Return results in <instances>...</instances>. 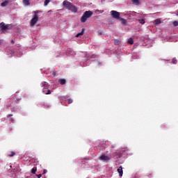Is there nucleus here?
Wrapping results in <instances>:
<instances>
[{
	"instance_id": "obj_1",
	"label": "nucleus",
	"mask_w": 178,
	"mask_h": 178,
	"mask_svg": "<svg viewBox=\"0 0 178 178\" xmlns=\"http://www.w3.org/2000/svg\"><path fill=\"white\" fill-rule=\"evenodd\" d=\"M63 6H65V9L71 10L73 13H76L77 12V7L67 0H65L63 2Z\"/></svg>"
},
{
	"instance_id": "obj_2",
	"label": "nucleus",
	"mask_w": 178,
	"mask_h": 178,
	"mask_svg": "<svg viewBox=\"0 0 178 178\" xmlns=\"http://www.w3.org/2000/svg\"><path fill=\"white\" fill-rule=\"evenodd\" d=\"M127 152H129V148L124 147L121 149L119 153H118V152H115L113 153V155L114 158H115L116 159H119V158H120L121 156H123V155H126Z\"/></svg>"
},
{
	"instance_id": "obj_3",
	"label": "nucleus",
	"mask_w": 178,
	"mask_h": 178,
	"mask_svg": "<svg viewBox=\"0 0 178 178\" xmlns=\"http://www.w3.org/2000/svg\"><path fill=\"white\" fill-rule=\"evenodd\" d=\"M94 15V13L91 10L86 11L81 17V22L86 23L88 19H90Z\"/></svg>"
},
{
	"instance_id": "obj_4",
	"label": "nucleus",
	"mask_w": 178,
	"mask_h": 178,
	"mask_svg": "<svg viewBox=\"0 0 178 178\" xmlns=\"http://www.w3.org/2000/svg\"><path fill=\"white\" fill-rule=\"evenodd\" d=\"M34 15L33 19L31 20V26H35V23L38 22V13H40V10L34 11Z\"/></svg>"
},
{
	"instance_id": "obj_5",
	"label": "nucleus",
	"mask_w": 178,
	"mask_h": 178,
	"mask_svg": "<svg viewBox=\"0 0 178 178\" xmlns=\"http://www.w3.org/2000/svg\"><path fill=\"white\" fill-rule=\"evenodd\" d=\"M110 13L113 19H116L117 20H119V19H120V13L116 10H111Z\"/></svg>"
},
{
	"instance_id": "obj_6",
	"label": "nucleus",
	"mask_w": 178,
	"mask_h": 178,
	"mask_svg": "<svg viewBox=\"0 0 178 178\" xmlns=\"http://www.w3.org/2000/svg\"><path fill=\"white\" fill-rule=\"evenodd\" d=\"M99 161H102L103 162H108V161H111V157L109 156H106L105 154H102L99 157Z\"/></svg>"
},
{
	"instance_id": "obj_7",
	"label": "nucleus",
	"mask_w": 178,
	"mask_h": 178,
	"mask_svg": "<svg viewBox=\"0 0 178 178\" xmlns=\"http://www.w3.org/2000/svg\"><path fill=\"white\" fill-rule=\"evenodd\" d=\"M9 29V25H6L4 22L0 23V30L1 31H6Z\"/></svg>"
},
{
	"instance_id": "obj_8",
	"label": "nucleus",
	"mask_w": 178,
	"mask_h": 178,
	"mask_svg": "<svg viewBox=\"0 0 178 178\" xmlns=\"http://www.w3.org/2000/svg\"><path fill=\"white\" fill-rule=\"evenodd\" d=\"M42 88H44V90H48V88H49V84L47 82H42L41 83Z\"/></svg>"
},
{
	"instance_id": "obj_9",
	"label": "nucleus",
	"mask_w": 178,
	"mask_h": 178,
	"mask_svg": "<svg viewBox=\"0 0 178 178\" xmlns=\"http://www.w3.org/2000/svg\"><path fill=\"white\" fill-rule=\"evenodd\" d=\"M15 98L17 101H20V99H22V94L20 93V92H17L15 93Z\"/></svg>"
},
{
	"instance_id": "obj_10",
	"label": "nucleus",
	"mask_w": 178,
	"mask_h": 178,
	"mask_svg": "<svg viewBox=\"0 0 178 178\" xmlns=\"http://www.w3.org/2000/svg\"><path fill=\"white\" fill-rule=\"evenodd\" d=\"M117 171L119 173L120 177H122V176H123V168H122V166H120Z\"/></svg>"
},
{
	"instance_id": "obj_11",
	"label": "nucleus",
	"mask_w": 178,
	"mask_h": 178,
	"mask_svg": "<svg viewBox=\"0 0 178 178\" xmlns=\"http://www.w3.org/2000/svg\"><path fill=\"white\" fill-rule=\"evenodd\" d=\"M58 83H60V84L61 86H64V84H66V79H58Z\"/></svg>"
},
{
	"instance_id": "obj_12",
	"label": "nucleus",
	"mask_w": 178,
	"mask_h": 178,
	"mask_svg": "<svg viewBox=\"0 0 178 178\" xmlns=\"http://www.w3.org/2000/svg\"><path fill=\"white\" fill-rule=\"evenodd\" d=\"M22 3L24 6H29L30 5V0H22Z\"/></svg>"
},
{
	"instance_id": "obj_13",
	"label": "nucleus",
	"mask_w": 178,
	"mask_h": 178,
	"mask_svg": "<svg viewBox=\"0 0 178 178\" xmlns=\"http://www.w3.org/2000/svg\"><path fill=\"white\" fill-rule=\"evenodd\" d=\"M118 20H120L121 22V24H126L127 23V21L126 19H124V18H122L120 17L118 19Z\"/></svg>"
},
{
	"instance_id": "obj_14",
	"label": "nucleus",
	"mask_w": 178,
	"mask_h": 178,
	"mask_svg": "<svg viewBox=\"0 0 178 178\" xmlns=\"http://www.w3.org/2000/svg\"><path fill=\"white\" fill-rule=\"evenodd\" d=\"M84 34V28L82 29L81 31L76 35V37L79 38L80 35H83Z\"/></svg>"
},
{
	"instance_id": "obj_15",
	"label": "nucleus",
	"mask_w": 178,
	"mask_h": 178,
	"mask_svg": "<svg viewBox=\"0 0 178 178\" xmlns=\"http://www.w3.org/2000/svg\"><path fill=\"white\" fill-rule=\"evenodd\" d=\"M132 2L134 5H136L137 6L140 5V0H132Z\"/></svg>"
},
{
	"instance_id": "obj_16",
	"label": "nucleus",
	"mask_w": 178,
	"mask_h": 178,
	"mask_svg": "<svg viewBox=\"0 0 178 178\" xmlns=\"http://www.w3.org/2000/svg\"><path fill=\"white\" fill-rule=\"evenodd\" d=\"M161 23H162V22L159 19H156V20H154V24H156V26L158 24H161Z\"/></svg>"
},
{
	"instance_id": "obj_17",
	"label": "nucleus",
	"mask_w": 178,
	"mask_h": 178,
	"mask_svg": "<svg viewBox=\"0 0 178 178\" xmlns=\"http://www.w3.org/2000/svg\"><path fill=\"white\" fill-rule=\"evenodd\" d=\"M128 44H129L130 45H133V44H134V40H133V38H130L129 39Z\"/></svg>"
},
{
	"instance_id": "obj_18",
	"label": "nucleus",
	"mask_w": 178,
	"mask_h": 178,
	"mask_svg": "<svg viewBox=\"0 0 178 178\" xmlns=\"http://www.w3.org/2000/svg\"><path fill=\"white\" fill-rule=\"evenodd\" d=\"M8 3H9V1H5L3 3H1V6H7Z\"/></svg>"
},
{
	"instance_id": "obj_19",
	"label": "nucleus",
	"mask_w": 178,
	"mask_h": 178,
	"mask_svg": "<svg viewBox=\"0 0 178 178\" xmlns=\"http://www.w3.org/2000/svg\"><path fill=\"white\" fill-rule=\"evenodd\" d=\"M35 172H37V167H34L32 170H31V173L33 175H35Z\"/></svg>"
},
{
	"instance_id": "obj_20",
	"label": "nucleus",
	"mask_w": 178,
	"mask_h": 178,
	"mask_svg": "<svg viewBox=\"0 0 178 178\" xmlns=\"http://www.w3.org/2000/svg\"><path fill=\"white\" fill-rule=\"evenodd\" d=\"M139 23H140V24H144L145 23V19H138Z\"/></svg>"
},
{
	"instance_id": "obj_21",
	"label": "nucleus",
	"mask_w": 178,
	"mask_h": 178,
	"mask_svg": "<svg viewBox=\"0 0 178 178\" xmlns=\"http://www.w3.org/2000/svg\"><path fill=\"white\" fill-rule=\"evenodd\" d=\"M51 74H53V76H58V72H56L55 70H53L51 71Z\"/></svg>"
},
{
	"instance_id": "obj_22",
	"label": "nucleus",
	"mask_w": 178,
	"mask_h": 178,
	"mask_svg": "<svg viewBox=\"0 0 178 178\" xmlns=\"http://www.w3.org/2000/svg\"><path fill=\"white\" fill-rule=\"evenodd\" d=\"M49 2H51V0H45L44 3V6H47V5L49 3Z\"/></svg>"
},
{
	"instance_id": "obj_23",
	"label": "nucleus",
	"mask_w": 178,
	"mask_h": 178,
	"mask_svg": "<svg viewBox=\"0 0 178 178\" xmlns=\"http://www.w3.org/2000/svg\"><path fill=\"white\" fill-rule=\"evenodd\" d=\"M172 63H173L174 65H176V63H177V59L172 58Z\"/></svg>"
},
{
	"instance_id": "obj_24",
	"label": "nucleus",
	"mask_w": 178,
	"mask_h": 178,
	"mask_svg": "<svg viewBox=\"0 0 178 178\" xmlns=\"http://www.w3.org/2000/svg\"><path fill=\"white\" fill-rule=\"evenodd\" d=\"M15 155H16V153H15V152H11L9 154V156L12 158V156H15Z\"/></svg>"
},
{
	"instance_id": "obj_25",
	"label": "nucleus",
	"mask_w": 178,
	"mask_h": 178,
	"mask_svg": "<svg viewBox=\"0 0 178 178\" xmlns=\"http://www.w3.org/2000/svg\"><path fill=\"white\" fill-rule=\"evenodd\" d=\"M173 26H175V27H177L178 26V22L177 21H174L172 23Z\"/></svg>"
},
{
	"instance_id": "obj_26",
	"label": "nucleus",
	"mask_w": 178,
	"mask_h": 178,
	"mask_svg": "<svg viewBox=\"0 0 178 178\" xmlns=\"http://www.w3.org/2000/svg\"><path fill=\"white\" fill-rule=\"evenodd\" d=\"M46 95H49L51 94V90H48L47 92H44Z\"/></svg>"
},
{
	"instance_id": "obj_27",
	"label": "nucleus",
	"mask_w": 178,
	"mask_h": 178,
	"mask_svg": "<svg viewBox=\"0 0 178 178\" xmlns=\"http://www.w3.org/2000/svg\"><path fill=\"white\" fill-rule=\"evenodd\" d=\"M68 104H73V99H68Z\"/></svg>"
},
{
	"instance_id": "obj_28",
	"label": "nucleus",
	"mask_w": 178,
	"mask_h": 178,
	"mask_svg": "<svg viewBox=\"0 0 178 178\" xmlns=\"http://www.w3.org/2000/svg\"><path fill=\"white\" fill-rule=\"evenodd\" d=\"M114 44H115V45H118V44H119V40H115L114 41Z\"/></svg>"
},
{
	"instance_id": "obj_29",
	"label": "nucleus",
	"mask_w": 178,
	"mask_h": 178,
	"mask_svg": "<svg viewBox=\"0 0 178 178\" xmlns=\"http://www.w3.org/2000/svg\"><path fill=\"white\" fill-rule=\"evenodd\" d=\"M36 176H37L38 178H41V177L42 176V175L39 174V175H36Z\"/></svg>"
},
{
	"instance_id": "obj_30",
	"label": "nucleus",
	"mask_w": 178,
	"mask_h": 178,
	"mask_svg": "<svg viewBox=\"0 0 178 178\" xmlns=\"http://www.w3.org/2000/svg\"><path fill=\"white\" fill-rule=\"evenodd\" d=\"M12 116H13V115H12V114H8V115H7V118H12Z\"/></svg>"
},
{
	"instance_id": "obj_31",
	"label": "nucleus",
	"mask_w": 178,
	"mask_h": 178,
	"mask_svg": "<svg viewBox=\"0 0 178 178\" xmlns=\"http://www.w3.org/2000/svg\"><path fill=\"white\" fill-rule=\"evenodd\" d=\"M47 173V170H43V175H45Z\"/></svg>"
},
{
	"instance_id": "obj_32",
	"label": "nucleus",
	"mask_w": 178,
	"mask_h": 178,
	"mask_svg": "<svg viewBox=\"0 0 178 178\" xmlns=\"http://www.w3.org/2000/svg\"><path fill=\"white\" fill-rule=\"evenodd\" d=\"M11 44H15V40H11Z\"/></svg>"
},
{
	"instance_id": "obj_33",
	"label": "nucleus",
	"mask_w": 178,
	"mask_h": 178,
	"mask_svg": "<svg viewBox=\"0 0 178 178\" xmlns=\"http://www.w3.org/2000/svg\"><path fill=\"white\" fill-rule=\"evenodd\" d=\"M96 12H99V10H97Z\"/></svg>"
},
{
	"instance_id": "obj_34",
	"label": "nucleus",
	"mask_w": 178,
	"mask_h": 178,
	"mask_svg": "<svg viewBox=\"0 0 178 178\" xmlns=\"http://www.w3.org/2000/svg\"><path fill=\"white\" fill-rule=\"evenodd\" d=\"M104 13V10L102 11V13Z\"/></svg>"
}]
</instances>
